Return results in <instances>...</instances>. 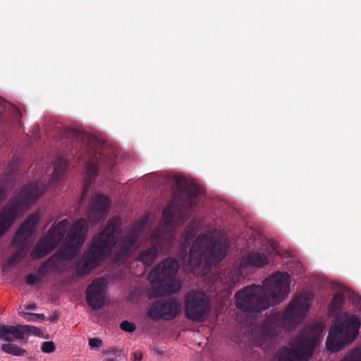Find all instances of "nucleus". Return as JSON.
<instances>
[{
	"label": "nucleus",
	"instance_id": "nucleus-17",
	"mask_svg": "<svg viewBox=\"0 0 361 361\" xmlns=\"http://www.w3.org/2000/svg\"><path fill=\"white\" fill-rule=\"evenodd\" d=\"M178 267L177 260L172 257H168L157 267L153 268L149 274V278L153 283L168 284L176 276Z\"/></svg>",
	"mask_w": 361,
	"mask_h": 361
},
{
	"label": "nucleus",
	"instance_id": "nucleus-32",
	"mask_svg": "<svg viewBox=\"0 0 361 361\" xmlns=\"http://www.w3.org/2000/svg\"><path fill=\"white\" fill-rule=\"evenodd\" d=\"M55 258L57 259L56 253L52 257H49L46 262H44V264H47V267H48V269L50 271H54L57 269V263Z\"/></svg>",
	"mask_w": 361,
	"mask_h": 361
},
{
	"label": "nucleus",
	"instance_id": "nucleus-38",
	"mask_svg": "<svg viewBox=\"0 0 361 361\" xmlns=\"http://www.w3.org/2000/svg\"><path fill=\"white\" fill-rule=\"evenodd\" d=\"M134 360L140 361L142 359V354L141 353H134Z\"/></svg>",
	"mask_w": 361,
	"mask_h": 361
},
{
	"label": "nucleus",
	"instance_id": "nucleus-3",
	"mask_svg": "<svg viewBox=\"0 0 361 361\" xmlns=\"http://www.w3.org/2000/svg\"><path fill=\"white\" fill-rule=\"evenodd\" d=\"M187 245L183 243L179 258L185 271H194L203 262L207 265H216L225 257L226 246L222 240L212 233L201 234L194 242L188 255Z\"/></svg>",
	"mask_w": 361,
	"mask_h": 361
},
{
	"label": "nucleus",
	"instance_id": "nucleus-14",
	"mask_svg": "<svg viewBox=\"0 0 361 361\" xmlns=\"http://www.w3.org/2000/svg\"><path fill=\"white\" fill-rule=\"evenodd\" d=\"M307 297L297 295L284 310L281 316V324L286 330L295 329L309 311Z\"/></svg>",
	"mask_w": 361,
	"mask_h": 361
},
{
	"label": "nucleus",
	"instance_id": "nucleus-18",
	"mask_svg": "<svg viewBox=\"0 0 361 361\" xmlns=\"http://www.w3.org/2000/svg\"><path fill=\"white\" fill-rule=\"evenodd\" d=\"M106 286V281L103 278L94 279L86 290V301L89 306L94 310L101 309L104 303V291Z\"/></svg>",
	"mask_w": 361,
	"mask_h": 361
},
{
	"label": "nucleus",
	"instance_id": "nucleus-25",
	"mask_svg": "<svg viewBox=\"0 0 361 361\" xmlns=\"http://www.w3.org/2000/svg\"><path fill=\"white\" fill-rule=\"evenodd\" d=\"M345 302V297L341 293H336L330 304V311L334 314L339 312L341 308Z\"/></svg>",
	"mask_w": 361,
	"mask_h": 361
},
{
	"label": "nucleus",
	"instance_id": "nucleus-29",
	"mask_svg": "<svg viewBox=\"0 0 361 361\" xmlns=\"http://www.w3.org/2000/svg\"><path fill=\"white\" fill-rule=\"evenodd\" d=\"M120 328L124 331L132 333L135 331L136 326L128 321H123L120 324Z\"/></svg>",
	"mask_w": 361,
	"mask_h": 361
},
{
	"label": "nucleus",
	"instance_id": "nucleus-1",
	"mask_svg": "<svg viewBox=\"0 0 361 361\" xmlns=\"http://www.w3.org/2000/svg\"><path fill=\"white\" fill-rule=\"evenodd\" d=\"M290 276L276 272L263 281V286L251 285L235 295L236 306L245 312H261L282 302L290 291Z\"/></svg>",
	"mask_w": 361,
	"mask_h": 361
},
{
	"label": "nucleus",
	"instance_id": "nucleus-33",
	"mask_svg": "<svg viewBox=\"0 0 361 361\" xmlns=\"http://www.w3.org/2000/svg\"><path fill=\"white\" fill-rule=\"evenodd\" d=\"M185 241L187 243H188L189 241L192 240L195 235V229L193 228L192 226H187V227L185 228Z\"/></svg>",
	"mask_w": 361,
	"mask_h": 361
},
{
	"label": "nucleus",
	"instance_id": "nucleus-22",
	"mask_svg": "<svg viewBox=\"0 0 361 361\" xmlns=\"http://www.w3.org/2000/svg\"><path fill=\"white\" fill-rule=\"evenodd\" d=\"M21 331H19V325H5L0 324V340L10 342L13 338L21 340Z\"/></svg>",
	"mask_w": 361,
	"mask_h": 361
},
{
	"label": "nucleus",
	"instance_id": "nucleus-15",
	"mask_svg": "<svg viewBox=\"0 0 361 361\" xmlns=\"http://www.w3.org/2000/svg\"><path fill=\"white\" fill-rule=\"evenodd\" d=\"M147 221L148 216H143L135 222L126 235L123 236L116 253V257L118 260L128 257L130 251L136 247Z\"/></svg>",
	"mask_w": 361,
	"mask_h": 361
},
{
	"label": "nucleus",
	"instance_id": "nucleus-36",
	"mask_svg": "<svg viewBox=\"0 0 361 361\" xmlns=\"http://www.w3.org/2000/svg\"><path fill=\"white\" fill-rule=\"evenodd\" d=\"M102 345V341L99 338H92L89 339V345L91 348H99Z\"/></svg>",
	"mask_w": 361,
	"mask_h": 361
},
{
	"label": "nucleus",
	"instance_id": "nucleus-40",
	"mask_svg": "<svg viewBox=\"0 0 361 361\" xmlns=\"http://www.w3.org/2000/svg\"><path fill=\"white\" fill-rule=\"evenodd\" d=\"M59 316L56 313L52 314L49 318V320L51 322H56L58 320Z\"/></svg>",
	"mask_w": 361,
	"mask_h": 361
},
{
	"label": "nucleus",
	"instance_id": "nucleus-45",
	"mask_svg": "<svg viewBox=\"0 0 361 361\" xmlns=\"http://www.w3.org/2000/svg\"><path fill=\"white\" fill-rule=\"evenodd\" d=\"M106 361H116V360L113 358H109L106 360Z\"/></svg>",
	"mask_w": 361,
	"mask_h": 361
},
{
	"label": "nucleus",
	"instance_id": "nucleus-4",
	"mask_svg": "<svg viewBox=\"0 0 361 361\" xmlns=\"http://www.w3.org/2000/svg\"><path fill=\"white\" fill-rule=\"evenodd\" d=\"M325 324L317 321L305 328L288 346H283L275 355L276 361H307L320 341Z\"/></svg>",
	"mask_w": 361,
	"mask_h": 361
},
{
	"label": "nucleus",
	"instance_id": "nucleus-27",
	"mask_svg": "<svg viewBox=\"0 0 361 361\" xmlns=\"http://www.w3.org/2000/svg\"><path fill=\"white\" fill-rule=\"evenodd\" d=\"M22 314L23 315L24 319L27 321L35 322L37 320L45 319V316L43 314L23 312Z\"/></svg>",
	"mask_w": 361,
	"mask_h": 361
},
{
	"label": "nucleus",
	"instance_id": "nucleus-31",
	"mask_svg": "<svg viewBox=\"0 0 361 361\" xmlns=\"http://www.w3.org/2000/svg\"><path fill=\"white\" fill-rule=\"evenodd\" d=\"M25 283L29 286H32L35 283H42V280L39 277L35 276L33 274H29L25 277Z\"/></svg>",
	"mask_w": 361,
	"mask_h": 361
},
{
	"label": "nucleus",
	"instance_id": "nucleus-26",
	"mask_svg": "<svg viewBox=\"0 0 361 361\" xmlns=\"http://www.w3.org/2000/svg\"><path fill=\"white\" fill-rule=\"evenodd\" d=\"M19 331L22 332L21 339L24 338V334H25L36 336H40L42 334L40 329L30 325H19Z\"/></svg>",
	"mask_w": 361,
	"mask_h": 361
},
{
	"label": "nucleus",
	"instance_id": "nucleus-42",
	"mask_svg": "<svg viewBox=\"0 0 361 361\" xmlns=\"http://www.w3.org/2000/svg\"><path fill=\"white\" fill-rule=\"evenodd\" d=\"M154 353H157V354H158V355H163L162 352H161V351H160L159 349H157V348H154Z\"/></svg>",
	"mask_w": 361,
	"mask_h": 361
},
{
	"label": "nucleus",
	"instance_id": "nucleus-35",
	"mask_svg": "<svg viewBox=\"0 0 361 361\" xmlns=\"http://www.w3.org/2000/svg\"><path fill=\"white\" fill-rule=\"evenodd\" d=\"M49 269L47 267V264L42 263L37 270V274L42 277H45L49 273Z\"/></svg>",
	"mask_w": 361,
	"mask_h": 361
},
{
	"label": "nucleus",
	"instance_id": "nucleus-9",
	"mask_svg": "<svg viewBox=\"0 0 361 361\" xmlns=\"http://www.w3.org/2000/svg\"><path fill=\"white\" fill-rule=\"evenodd\" d=\"M174 232L171 230L161 231L155 229L149 238L150 245L142 248L137 257V261L145 266H152L158 255L159 252L164 248H169L173 243Z\"/></svg>",
	"mask_w": 361,
	"mask_h": 361
},
{
	"label": "nucleus",
	"instance_id": "nucleus-41",
	"mask_svg": "<svg viewBox=\"0 0 361 361\" xmlns=\"http://www.w3.org/2000/svg\"><path fill=\"white\" fill-rule=\"evenodd\" d=\"M36 307H37V305L35 304H30V305L26 306V309L30 310H34L36 309Z\"/></svg>",
	"mask_w": 361,
	"mask_h": 361
},
{
	"label": "nucleus",
	"instance_id": "nucleus-10",
	"mask_svg": "<svg viewBox=\"0 0 361 361\" xmlns=\"http://www.w3.org/2000/svg\"><path fill=\"white\" fill-rule=\"evenodd\" d=\"M185 315L195 322H204L211 312V301L209 297L200 290L188 292L184 299Z\"/></svg>",
	"mask_w": 361,
	"mask_h": 361
},
{
	"label": "nucleus",
	"instance_id": "nucleus-5",
	"mask_svg": "<svg viewBox=\"0 0 361 361\" xmlns=\"http://www.w3.org/2000/svg\"><path fill=\"white\" fill-rule=\"evenodd\" d=\"M87 150L90 158L86 165L84 185L81 194L82 199L86 196L89 188L97 176L98 171L111 170L117 157L115 149L94 137L88 139Z\"/></svg>",
	"mask_w": 361,
	"mask_h": 361
},
{
	"label": "nucleus",
	"instance_id": "nucleus-37",
	"mask_svg": "<svg viewBox=\"0 0 361 361\" xmlns=\"http://www.w3.org/2000/svg\"><path fill=\"white\" fill-rule=\"evenodd\" d=\"M269 249L267 251L269 255H273L278 254L277 252V244L275 242L269 243Z\"/></svg>",
	"mask_w": 361,
	"mask_h": 361
},
{
	"label": "nucleus",
	"instance_id": "nucleus-28",
	"mask_svg": "<svg viewBox=\"0 0 361 361\" xmlns=\"http://www.w3.org/2000/svg\"><path fill=\"white\" fill-rule=\"evenodd\" d=\"M41 350L44 353H52L56 350V345L53 341H44L42 343Z\"/></svg>",
	"mask_w": 361,
	"mask_h": 361
},
{
	"label": "nucleus",
	"instance_id": "nucleus-11",
	"mask_svg": "<svg viewBox=\"0 0 361 361\" xmlns=\"http://www.w3.org/2000/svg\"><path fill=\"white\" fill-rule=\"evenodd\" d=\"M87 224L84 218L79 219L71 227L68 234V245L59 249L56 255L57 259L63 260L72 259L82 246L86 238Z\"/></svg>",
	"mask_w": 361,
	"mask_h": 361
},
{
	"label": "nucleus",
	"instance_id": "nucleus-30",
	"mask_svg": "<svg viewBox=\"0 0 361 361\" xmlns=\"http://www.w3.org/2000/svg\"><path fill=\"white\" fill-rule=\"evenodd\" d=\"M341 361H361V353L354 351L346 355Z\"/></svg>",
	"mask_w": 361,
	"mask_h": 361
},
{
	"label": "nucleus",
	"instance_id": "nucleus-7",
	"mask_svg": "<svg viewBox=\"0 0 361 361\" xmlns=\"http://www.w3.org/2000/svg\"><path fill=\"white\" fill-rule=\"evenodd\" d=\"M177 191L184 197L182 205L174 202L170 203L163 209L162 217L164 226H172L176 222L182 224L188 218L189 211L197 207V197L199 195V188L183 177H176Z\"/></svg>",
	"mask_w": 361,
	"mask_h": 361
},
{
	"label": "nucleus",
	"instance_id": "nucleus-8",
	"mask_svg": "<svg viewBox=\"0 0 361 361\" xmlns=\"http://www.w3.org/2000/svg\"><path fill=\"white\" fill-rule=\"evenodd\" d=\"M360 324V318L356 315L344 313L338 317L326 338L328 350L338 352L355 341L359 334Z\"/></svg>",
	"mask_w": 361,
	"mask_h": 361
},
{
	"label": "nucleus",
	"instance_id": "nucleus-39",
	"mask_svg": "<svg viewBox=\"0 0 361 361\" xmlns=\"http://www.w3.org/2000/svg\"><path fill=\"white\" fill-rule=\"evenodd\" d=\"M6 197V193L3 188H0V202Z\"/></svg>",
	"mask_w": 361,
	"mask_h": 361
},
{
	"label": "nucleus",
	"instance_id": "nucleus-23",
	"mask_svg": "<svg viewBox=\"0 0 361 361\" xmlns=\"http://www.w3.org/2000/svg\"><path fill=\"white\" fill-rule=\"evenodd\" d=\"M67 160L64 155H59L54 161L53 178L56 180H61L66 173Z\"/></svg>",
	"mask_w": 361,
	"mask_h": 361
},
{
	"label": "nucleus",
	"instance_id": "nucleus-2",
	"mask_svg": "<svg viewBox=\"0 0 361 361\" xmlns=\"http://www.w3.org/2000/svg\"><path fill=\"white\" fill-rule=\"evenodd\" d=\"M121 231V219L117 216L109 219L104 229L92 238L82 259L76 264V274L79 276L85 275L105 260L116 244Z\"/></svg>",
	"mask_w": 361,
	"mask_h": 361
},
{
	"label": "nucleus",
	"instance_id": "nucleus-20",
	"mask_svg": "<svg viewBox=\"0 0 361 361\" xmlns=\"http://www.w3.org/2000/svg\"><path fill=\"white\" fill-rule=\"evenodd\" d=\"M268 257L265 253L252 250L243 255L240 259L242 267H254L260 268L268 264Z\"/></svg>",
	"mask_w": 361,
	"mask_h": 361
},
{
	"label": "nucleus",
	"instance_id": "nucleus-16",
	"mask_svg": "<svg viewBox=\"0 0 361 361\" xmlns=\"http://www.w3.org/2000/svg\"><path fill=\"white\" fill-rule=\"evenodd\" d=\"M180 312L179 302L176 299L169 298L154 302L149 309L147 316L154 320H171L177 317Z\"/></svg>",
	"mask_w": 361,
	"mask_h": 361
},
{
	"label": "nucleus",
	"instance_id": "nucleus-43",
	"mask_svg": "<svg viewBox=\"0 0 361 361\" xmlns=\"http://www.w3.org/2000/svg\"><path fill=\"white\" fill-rule=\"evenodd\" d=\"M267 334V329H265L262 334H261V336L262 337H264V336H266Z\"/></svg>",
	"mask_w": 361,
	"mask_h": 361
},
{
	"label": "nucleus",
	"instance_id": "nucleus-6",
	"mask_svg": "<svg viewBox=\"0 0 361 361\" xmlns=\"http://www.w3.org/2000/svg\"><path fill=\"white\" fill-rule=\"evenodd\" d=\"M45 191L40 180L33 181L25 186L18 195L11 198L0 212V238L6 235L13 226L18 214L27 209Z\"/></svg>",
	"mask_w": 361,
	"mask_h": 361
},
{
	"label": "nucleus",
	"instance_id": "nucleus-44",
	"mask_svg": "<svg viewBox=\"0 0 361 361\" xmlns=\"http://www.w3.org/2000/svg\"><path fill=\"white\" fill-rule=\"evenodd\" d=\"M259 345L261 346V347H263L264 345V342L263 341H259Z\"/></svg>",
	"mask_w": 361,
	"mask_h": 361
},
{
	"label": "nucleus",
	"instance_id": "nucleus-34",
	"mask_svg": "<svg viewBox=\"0 0 361 361\" xmlns=\"http://www.w3.org/2000/svg\"><path fill=\"white\" fill-rule=\"evenodd\" d=\"M341 291L343 293H348V296L349 297V298L356 302H358L359 300H360V298L359 296H357L355 293L351 292L349 290H348V288L345 287H343L341 289Z\"/></svg>",
	"mask_w": 361,
	"mask_h": 361
},
{
	"label": "nucleus",
	"instance_id": "nucleus-24",
	"mask_svg": "<svg viewBox=\"0 0 361 361\" xmlns=\"http://www.w3.org/2000/svg\"><path fill=\"white\" fill-rule=\"evenodd\" d=\"M1 348L4 353L14 356H23L26 353V350L24 348L11 343H3Z\"/></svg>",
	"mask_w": 361,
	"mask_h": 361
},
{
	"label": "nucleus",
	"instance_id": "nucleus-12",
	"mask_svg": "<svg viewBox=\"0 0 361 361\" xmlns=\"http://www.w3.org/2000/svg\"><path fill=\"white\" fill-rule=\"evenodd\" d=\"M39 220L38 213L30 214L22 224L13 238V243L18 248L10 258L11 264L20 262L27 255L28 250L27 241L34 233L35 228Z\"/></svg>",
	"mask_w": 361,
	"mask_h": 361
},
{
	"label": "nucleus",
	"instance_id": "nucleus-21",
	"mask_svg": "<svg viewBox=\"0 0 361 361\" xmlns=\"http://www.w3.org/2000/svg\"><path fill=\"white\" fill-rule=\"evenodd\" d=\"M242 276L238 269L228 268L220 271L217 279L222 283L227 285L229 288H234Z\"/></svg>",
	"mask_w": 361,
	"mask_h": 361
},
{
	"label": "nucleus",
	"instance_id": "nucleus-19",
	"mask_svg": "<svg viewBox=\"0 0 361 361\" xmlns=\"http://www.w3.org/2000/svg\"><path fill=\"white\" fill-rule=\"evenodd\" d=\"M110 200L106 195H95L91 200L87 212V219L91 223L102 221L106 216Z\"/></svg>",
	"mask_w": 361,
	"mask_h": 361
},
{
	"label": "nucleus",
	"instance_id": "nucleus-13",
	"mask_svg": "<svg viewBox=\"0 0 361 361\" xmlns=\"http://www.w3.org/2000/svg\"><path fill=\"white\" fill-rule=\"evenodd\" d=\"M68 225V221L63 219L57 225L52 226L47 235L39 241L32 250V259H40L49 254L63 238Z\"/></svg>",
	"mask_w": 361,
	"mask_h": 361
}]
</instances>
